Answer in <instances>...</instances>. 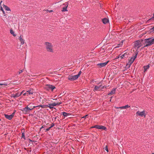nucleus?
<instances>
[{"label": "nucleus", "mask_w": 154, "mask_h": 154, "mask_svg": "<svg viewBox=\"0 0 154 154\" xmlns=\"http://www.w3.org/2000/svg\"><path fill=\"white\" fill-rule=\"evenodd\" d=\"M104 88H106V86L105 85V86H103L102 87L101 86V87L100 89L102 90V89H104Z\"/></svg>", "instance_id": "7c9ffc66"}, {"label": "nucleus", "mask_w": 154, "mask_h": 154, "mask_svg": "<svg viewBox=\"0 0 154 154\" xmlns=\"http://www.w3.org/2000/svg\"><path fill=\"white\" fill-rule=\"evenodd\" d=\"M152 154H154V153H152Z\"/></svg>", "instance_id": "3c124183"}, {"label": "nucleus", "mask_w": 154, "mask_h": 154, "mask_svg": "<svg viewBox=\"0 0 154 154\" xmlns=\"http://www.w3.org/2000/svg\"><path fill=\"white\" fill-rule=\"evenodd\" d=\"M145 112L144 111H143L142 112H140L138 111L136 113L137 116H139L141 117H143L145 118L146 117V115L145 114Z\"/></svg>", "instance_id": "423d86ee"}, {"label": "nucleus", "mask_w": 154, "mask_h": 154, "mask_svg": "<svg viewBox=\"0 0 154 154\" xmlns=\"http://www.w3.org/2000/svg\"><path fill=\"white\" fill-rule=\"evenodd\" d=\"M152 39V40L153 42L154 43V38H153Z\"/></svg>", "instance_id": "09e8293b"}, {"label": "nucleus", "mask_w": 154, "mask_h": 154, "mask_svg": "<svg viewBox=\"0 0 154 154\" xmlns=\"http://www.w3.org/2000/svg\"><path fill=\"white\" fill-rule=\"evenodd\" d=\"M19 39L21 42V45H23L24 43V40L23 38H22L21 36L19 37Z\"/></svg>", "instance_id": "f3484780"}, {"label": "nucleus", "mask_w": 154, "mask_h": 154, "mask_svg": "<svg viewBox=\"0 0 154 154\" xmlns=\"http://www.w3.org/2000/svg\"><path fill=\"white\" fill-rule=\"evenodd\" d=\"M109 62V61H107L104 63H98L97 65L99 66L101 68L105 66Z\"/></svg>", "instance_id": "ddd939ff"}, {"label": "nucleus", "mask_w": 154, "mask_h": 154, "mask_svg": "<svg viewBox=\"0 0 154 154\" xmlns=\"http://www.w3.org/2000/svg\"><path fill=\"white\" fill-rule=\"evenodd\" d=\"M153 16H154V14H153Z\"/></svg>", "instance_id": "603ef678"}, {"label": "nucleus", "mask_w": 154, "mask_h": 154, "mask_svg": "<svg viewBox=\"0 0 154 154\" xmlns=\"http://www.w3.org/2000/svg\"><path fill=\"white\" fill-rule=\"evenodd\" d=\"M2 2V1H1L0 2V5H1V3Z\"/></svg>", "instance_id": "8fccbe9b"}, {"label": "nucleus", "mask_w": 154, "mask_h": 154, "mask_svg": "<svg viewBox=\"0 0 154 154\" xmlns=\"http://www.w3.org/2000/svg\"><path fill=\"white\" fill-rule=\"evenodd\" d=\"M32 109L31 108H29L28 106L25 107L24 108H23V109L22 110V112L25 114H26L27 112L31 110Z\"/></svg>", "instance_id": "0eeeda50"}, {"label": "nucleus", "mask_w": 154, "mask_h": 154, "mask_svg": "<svg viewBox=\"0 0 154 154\" xmlns=\"http://www.w3.org/2000/svg\"><path fill=\"white\" fill-rule=\"evenodd\" d=\"M63 5H64L65 6H64V7L62 9V12L67 11V8L68 5V3L66 2L65 4H63Z\"/></svg>", "instance_id": "f8f14e48"}, {"label": "nucleus", "mask_w": 154, "mask_h": 154, "mask_svg": "<svg viewBox=\"0 0 154 154\" xmlns=\"http://www.w3.org/2000/svg\"><path fill=\"white\" fill-rule=\"evenodd\" d=\"M78 78L77 75H69V76L68 79L70 80H76Z\"/></svg>", "instance_id": "1a4fd4ad"}, {"label": "nucleus", "mask_w": 154, "mask_h": 154, "mask_svg": "<svg viewBox=\"0 0 154 154\" xmlns=\"http://www.w3.org/2000/svg\"><path fill=\"white\" fill-rule=\"evenodd\" d=\"M14 114L15 112H13L12 114L10 115H9L5 114H4V115L6 118L7 119H8L9 120H11V119H12V118L14 117Z\"/></svg>", "instance_id": "6e6552de"}, {"label": "nucleus", "mask_w": 154, "mask_h": 154, "mask_svg": "<svg viewBox=\"0 0 154 154\" xmlns=\"http://www.w3.org/2000/svg\"><path fill=\"white\" fill-rule=\"evenodd\" d=\"M26 92L28 95L32 94L34 91L32 89H30L29 90L27 91Z\"/></svg>", "instance_id": "a211bd4d"}, {"label": "nucleus", "mask_w": 154, "mask_h": 154, "mask_svg": "<svg viewBox=\"0 0 154 154\" xmlns=\"http://www.w3.org/2000/svg\"><path fill=\"white\" fill-rule=\"evenodd\" d=\"M81 72H82L81 71H79V72L78 74L77 75V76H78V77L80 75L81 73Z\"/></svg>", "instance_id": "2f4dec72"}, {"label": "nucleus", "mask_w": 154, "mask_h": 154, "mask_svg": "<svg viewBox=\"0 0 154 154\" xmlns=\"http://www.w3.org/2000/svg\"><path fill=\"white\" fill-rule=\"evenodd\" d=\"M144 67V71H146V70L148 69L149 68V65H147L146 66H145Z\"/></svg>", "instance_id": "a878e982"}, {"label": "nucleus", "mask_w": 154, "mask_h": 154, "mask_svg": "<svg viewBox=\"0 0 154 154\" xmlns=\"http://www.w3.org/2000/svg\"><path fill=\"white\" fill-rule=\"evenodd\" d=\"M143 41V39H140L134 42V47L137 48V50L142 45V42Z\"/></svg>", "instance_id": "7ed1b4c3"}, {"label": "nucleus", "mask_w": 154, "mask_h": 154, "mask_svg": "<svg viewBox=\"0 0 154 154\" xmlns=\"http://www.w3.org/2000/svg\"><path fill=\"white\" fill-rule=\"evenodd\" d=\"M151 32H153L154 31V26L150 29Z\"/></svg>", "instance_id": "473e14b6"}, {"label": "nucleus", "mask_w": 154, "mask_h": 154, "mask_svg": "<svg viewBox=\"0 0 154 154\" xmlns=\"http://www.w3.org/2000/svg\"><path fill=\"white\" fill-rule=\"evenodd\" d=\"M10 32L13 36H15L16 35L14 34V31H13L12 29H11L10 30Z\"/></svg>", "instance_id": "393cba45"}, {"label": "nucleus", "mask_w": 154, "mask_h": 154, "mask_svg": "<svg viewBox=\"0 0 154 154\" xmlns=\"http://www.w3.org/2000/svg\"><path fill=\"white\" fill-rule=\"evenodd\" d=\"M51 128L50 127H49V128H47V129H46V131H48L49 130H50V129Z\"/></svg>", "instance_id": "f704fd0d"}, {"label": "nucleus", "mask_w": 154, "mask_h": 154, "mask_svg": "<svg viewBox=\"0 0 154 154\" xmlns=\"http://www.w3.org/2000/svg\"><path fill=\"white\" fill-rule=\"evenodd\" d=\"M26 95H27V96L28 95V94H27L26 92L25 93H24L23 94V95L24 96H26Z\"/></svg>", "instance_id": "a19ab883"}, {"label": "nucleus", "mask_w": 154, "mask_h": 154, "mask_svg": "<svg viewBox=\"0 0 154 154\" xmlns=\"http://www.w3.org/2000/svg\"><path fill=\"white\" fill-rule=\"evenodd\" d=\"M27 106H28V107H29L32 110L34 108H35V107H37L36 106H31L30 104L28 105Z\"/></svg>", "instance_id": "5701e85b"}, {"label": "nucleus", "mask_w": 154, "mask_h": 154, "mask_svg": "<svg viewBox=\"0 0 154 154\" xmlns=\"http://www.w3.org/2000/svg\"><path fill=\"white\" fill-rule=\"evenodd\" d=\"M54 125V123H52L51 125V126L50 127L51 128L53 127Z\"/></svg>", "instance_id": "e433bc0d"}, {"label": "nucleus", "mask_w": 154, "mask_h": 154, "mask_svg": "<svg viewBox=\"0 0 154 154\" xmlns=\"http://www.w3.org/2000/svg\"><path fill=\"white\" fill-rule=\"evenodd\" d=\"M61 102H59V103H56V104H57V105H60V104H61Z\"/></svg>", "instance_id": "79ce46f5"}, {"label": "nucleus", "mask_w": 154, "mask_h": 154, "mask_svg": "<svg viewBox=\"0 0 154 154\" xmlns=\"http://www.w3.org/2000/svg\"><path fill=\"white\" fill-rule=\"evenodd\" d=\"M46 11L48 12H53V10H47Z\"/></svg>", "instance_id": "c9c22d12"}, {"label": "nucleus", "mask_w": 154, "mask_h": 154, "mask_svg": "<svg viewBox=\"0 0 154 154\" xmlns=\"http://www.w3.org/2000/svg\"><path fill=\"white\" fill-rule=\"evenodd\" d=\"M0 10L2 11L3 14H4V16H5V17H7V14L5 13V11H4V10L3 9V8L2 7H1Z\"/></svg>", "instance_id": "412c9836"}, {"label": "nucleus", "mask_w": 154, "mask_h": 154, "mask_svg": "<svg viewBox=\"0 0 154 154\" xmlns=\"http://www.w3.org/2000/svg\"><path fill=\"white\" fill-rule=\"evenodd\" d=\"M62 113L63 114V115L64 117L67 116L69 114V113L65 112H62Z\"/></svg>", "instance_id": "b1692460"}, {"label": "nucleus", "mask_w": 154, "mask_h": 154, "mask_svg": "<svg viewBox=\"0 0 154 154\" xmlns=\"http://www.w3.org/2000/svg\"><path fill=\"white\" fill-rule=\"evenodd\" d=\"M121 45L120 44H118V45L119 46H117V47H116L115 48H116V47H120L119 45Z\"/></svg>", "instance_id": "de8ad7c7"}, {"label": "nucleus", "mask_w": 154, "mask_h": 154, "mask_svg": "<svg viewBox=\"0 0 154 154\" xmlns=\"http://www.w3.org/2000/svg\"><path fill=\"white\" fill-rule=\"evenodd\" d=\"M138 51L135 53V54L133 56V57L130 60H129L128 63L126 64V68H128L130 67V65L134 62L135 59L137 57V55L138 53Z\"/></svg>", "instance_id": "f03ea898"}, {"label": "nucleus", "mask_w": 154, "mask_h": 154, "mask_svg": "<svg viewBox=\"0 0 154 154\" xmlns=\"http://www.w3.org/2000/svg\"><path fill=\"white\" fill-rule=\"evenodd\" d=\"M125 53L123 54H119L118 56L116 57V59H118L119 60H121L122 59H124L125 57Z\"/></svg>", "instance_id": "9d476101"}, {"label": "nucleus", "mask_w": 154, "mask_h": 154, "mask_svg": "<svg viewBox=\"0 0 154 154\" xmlns=\"http://www.w3.org/2000/svg\"><path fill=\"white\" fill-rule=\"evenodd\" d=\"M125 54H126V55H127V54H128L129 53H128L127 52H126Z\"/></svg>", "instance_id": "49530a36"}, {"label": "nucleus", "mask_w": 154, "mask_h": 154, "mask_svg": "<svg viewBox=\"0 0 154 154\" xmlns=\"http://www.w3.org/2000/svg\"><path fill=\"white\" fill-rule=\"evenodd\" d=\"M101 87V85L99 86H95L94 88V91H100V88Z\"/></svg>", "instance_id": "2eb2a0df"}, {"label": "nucleus", "mask_w": 154, "mask_h": 154, "mask_svg": "<svg viewBox=\"0 0 154 154\" xmlns=\"http://www.w3.org/2000/svg\"><path fill=\"white\" fill-rule=\"evenodd\" d=\"M55 88L56 87L54 86L50 85H46L45 87L46 90L48 91L51 90V91H53Z\"/></svg>", "instance_id": "39448f33"}, {"label": "nucleus", "mask_w": 154, "mask_h": 154, "mask_svg": "<svg viewBox=\"0 0 154 154\" xmlns=\"http://www.w3.org/2000/svg\"><path fill=\"white\" fill-rule=\"evenodd\" d=\"M24 71V69H23L21 70L19 72V74H20V73L23 72Z\"/></svg>", "instance_id": "72a5a7b5"}, {"label": "nucleus", "mask_w": 154, "mask_h": 154, "mask_svg": "<svg viewBox=\"0 0 154 154\" xmlns=\"http://www.w3.org/2000/svg\"><path fill=\"white\" fill-rule=\"evenodd\" d=\"M45 45L48 51L50 52H53L52 46L50 43L46 42L45 43Z\"/></svg>", "instance_id": "20e7f679"}, {"label": "nucleus", "mask_w": 154, "mask_h": 154, "mask_svg": "<svg viewBox=\"0 0 154 154\" xmlns=\"http://www.w3.org/2000/svg\"><path fill=\"white\" fill-rule=\"evenodd\" d=\"M7 17L8 18H9V17H11V15H7Z\"/></svg>", "instance_id": "c03bdc74"}, {"label": "nucleus", "mask_w": 154, "mask_h": 154, "mask_svg": "<svg viewBox=\"0 0 154 154\" xmlns=\"http://www.w3.org/2000/svg\"><path fill=\"white\" fill-rule=\"evenodd\" d=\"M88 116V115H86L85 116H84V117H82V118H85H85H86L87 116Z\"/></svg>", "instance_id": "58836bf2"}, {"label": "nucleus", "mask_w": 154, "mask_h": 154, "mask_svg": "<svg viewBox=\"0 0 154 154\" xmlns=\"http://www.w3.org/2000/svg\"><path fill=\"white\" fill-rule=\"evenodd\" d=\"M47 107H49L50 109H51L53 108V106H52V105H51V103H49L48 104V105H47Z\"/></svg>", "instance_id": "cd10ccee"}, {"label": "nucleus", "mask_w": 154, "mask_h": 154, "mask_svg": "<svg viewBox=\"0 0 154 154\" xmlns=\"http://www.w3.org/2000/svg\"><path fill=\"white\" fill-rule=\"evenodd\" d=\"M92 128H96L99 129H102L103 130H105L106 129V127L102 125H96L94 127H92Z\"/></svg>", "instance_id": "9b49d317"}, {"label": "nucleus", "mask_w": 154, "mask_h": 154, "mask_svg": "<svg viewBox=\"0 0 154 154\" xmlns=\"http://www.w3.org/2000/svg\"><path fill=\"white\" fill-rule=\"evenodd\" d=\"M47 106H47V105H40L39 106H36L37 107H41L42 108H46L47 107Z\"/></svg>", "instance_id": "4be33fe9"}, {"label": "nucleus", "mask_w": 154, "mask_h": 154, "mask_svg": "<svg viewBox=\"0 0 154 154\" xmlns=\"http://www.w3.org/2000/svg\"><path fill=\"white\" fill-rule=\"evenodd\" d=\"M24 137H25V136H24V133H22V137H23V138H24Z\"/></svg>", "instance_id": "37998d69"}, {"label": "nucleus", "mask_w": 154, "mask_h": 154, "mask_svg": "<svg viewBox=\"0 0 154 154\" xmlns=\"http://www.w3.org/2000/svg\"><path fill=\"white\" fill-rule=\"evenodd\" d=\"M109 21L106 18H104L102 20V21L103 23L106 24Z\"/></svg>", "instance_id": "aec40b11"}, {"label": "nucleus", "mask_w": 154, "mask_h": 154, "mask_svg": "<svg viewBox=\"0 0 154 154\" xmlns=\"http://www.w3.org/2000/svg\"><path fill=\"white\" fill-rule=\"evenodd\" d=\"M116 88H115L112 89V91L108 94L112 95L113 94H115V91H116Z\"/></svg>", "instance_id": "6ab92c4d"}, {"label": "nucleus", "mask_w": 154, "mask_h": 154, "mask_svg": "<svg viewBox=\"0 0 154 154\" xmlns=\"http://www.w3.org/2000/svg\"><path fill=\"white\" fill-rule=\"evenodd\" d=\"M143 41L145 42V44L144 46L141 48L142 49H143L145 47H147L151 45L154 44L152 39V38H148L145 39L144 40H143Z\"/></svg>", "instance_id": "f257e3e1"}, {"label": "nucleus", "mask_w": 154, "mask_h": 154, "mask_svg": "<svg viewBox=\"0 0 154 154\" xmlns=\"http://www.w3.org/2000/svg\"><path fill=\"white\" fill-rule=\"evenodd\" d=\"M23 91L22 92L20 93V94L17 93L16 94H12L11 96L13 97L14 98L19 97L20 96L22 93H23Z\"/></svg>", "instance_id": "4468645a"}, {"label": "nucleus", "mask_w": 154, "mask_h": 154, "mask_svg": "<svg viewBox=\"0 0 154 154\" xmlns=\"http://www.w3.org/2000/svg\"><path fill=\"white\" fill-rule=\"evenodd\" d=\"M154 19V17H152L151 18H150V19H149L148 21H149L150 20H153Z\"/></svg>", "instance_id": "4c0bfd02"}, {"label": "nucleus", "mask_w": 154, "mask_h": 154, "mask_svg": "<svg viewBox=\"0 0 154 154\" xmlns=\"http://www.w3.org/2000/svg\"><path fill=\"white\" fill-rule=\"evenodd\" d=\"M119 108H125V106H122L121 107H119Z\"/></svg>", "instance_id": "a18cd8bd"}, {"label": "nucleus", "mask_w": 154, "mask_h": 154, "mask_svg": "<svg viewBox=\"0 0 154 154\" xmlns=\"http://www.w3.org/2000/svg\"><path fill=\"white\" fill-rule=\"evenodd\" d=\"M104 149L106 150L107 152H108V150L107 148V145H106L104 147Z\"/></svg>", "instance_id": "c85d7f7f"}, {"label": "nucleus", "mask_w": 154, "mask_h": 154, "mask_svg": "<svg viewBox=\"0 0 154 154\" xmlns=\"http://www.w3.org/2000/svg\"><path fill=\"white\" fill-rule=\"evenodd\" d=\"M3 7H4L5 10L8 11V13H10L11 11V10L10 8L6 5H4Z\"/></svg>", "instance_id": "dca6fc26"}, {"label": "nucleus", "mask_w": 154, "mask_h": 154, "mask_svg": "<svg viewBox=\"0 0 154 154\" xmlns=\"http://www.w3.org/2000/svg\"><path fill=\"white\" fill-rule=\"evenodd\" d=\"M51 105H52V106H57V104L56 103H51Z\"/></svg>", "instance_id": "c756f323"}, {"label": "nucleus", "mask_w": 154, "mask_h": 154, "mask_svg": "<svg viewBox=\"0 0 154 154\" xmlns=\"http://www.w3.org/2000/svg\"><path fill=\"white\" fill-rule=\"evenodd\" d=\"M130 107V106H129L128 105H126V109L127 108H128V107Z\"/></svg>", "instance_id": "ea45409f"}, {"label": "nucleus", "mask_w": 154, "mask_h": 154, "mask_svg": "<svg viewBox=\"0 0 154 154\" xmlns=\"http://www.w3.org/2000/svg\"><path fill=\"white\" fill-rule=\"evenodd\" d=\"M8 85L7 83H0V85H4L5 86H7Z\"/></svg>", "instance_id": "bb28decb"}]
</instances>
